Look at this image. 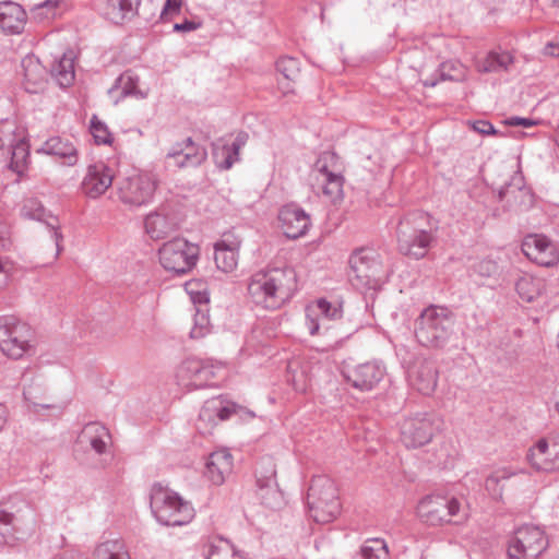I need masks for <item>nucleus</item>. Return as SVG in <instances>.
I'll return each instance as SVG.
<instances>
[{
  "mask_svg": "<svg viewBox=\"0 0 559 559\" xmlns=\"http://www.w3.org/2000/svg\"><path fill=\"white\" fill-rule=\"evenodd\" d=\"M0 521H2L4 524H8L10 522V515L9 514H2L0 518Z\"/></svg>",
  "mask_w": 559,
  "mask_h": 559,
  "instance_id": "62",
  "label": "nucleus"
},
{
  "mask_svg": "<svg viewBox=\"0 0 559 559\" xmlns=\"http://www.w3.org/2000/svg\"><path fill=\"white\" fill-rule=\"evenodd\" d=\"M241 239L235 233L228 231L222 235L214 245V261L216 267L224 273H233L239 264V250Z\"/></svg>",
  "mask_w": 559,
  "mask_h": 559,
  "instance_id": "20",
  "label": "nucleus"
},
{
  "mask_svg": "<svg viewBox=\"0 0 559 559\" xmlns=\"http://www.w3.org/2000/svg\"><path fill=\"white\" fill-rule=\"evenodd\" d=\"M238 406L219 397L212 399L201 408L198 429L202 433H211L218 421L227 420L237 414Z\"/></svg>",
  "mask_w": 559,
  "mask_h": 559,
  "instance_id": "18",
  "label": "nucleus"
},
{
  "mask_svg": "<svg viewBox=\"0 0 559 559\" xmlns=\"http://www.w3.org/2000/svg\"><path fill=\"white\" fill-rule=\"evenodd\" d=\"M210 317L204 310H197L193 318V326L190 335L192 338H201L210 332Z\"/></svg>",
  "mask_w": 559,
  "mask_h": 559,
  "instance_id": "49",
  "label": "nucleus"
},
{
  "mask_svg": "<svg viewBox=\"0 0 559 559\" xmlns=\"http://www.w3.org/2000/svg\"><path fill=\"white\" fill-rule=\"evenodd\" d=\"M205 467V477L213 485L221 486L233 472V455L227 450L215 451L210 454Z\"/></svg>",
  "mask_w": 559,
  "mask_h": 559,
  "instance_id": "24",
  "label": "nucleus"
},
{
  "mask_svg": "<svg viewBox=\"0 0 559 559\" xmlns=\"http://www.w3.org/2000/svg\"><path fill=\"white\" fill-rule=\"evenodd\" d=\"M277 71L283 75V78L287 81L283 85L284 93H289L293 91L290 87V83H295L299 78V68L298 62L294 58H281L276 63Z\"/></svg>",
  "mask_w": 559,
  "mask_h": 559,
  "instance_id": "42",
  "label": "nucleus"
},
{
  "mask_svg": "<svg viewBox=\"0 0 559 559\" xmlns=\"http://www.w3.org/2000/svg\"><path fill=\"white\" fill-rule=\"evenodd\" d=\"M202 23L200 21H185L182 23H176L174 25L175 32H192L201 27Z\"/></svg>",
  "mask_w": 559,
  "mask_h": 559,
  "instance_id": "57",
  "label": "nucleus"
},
{
  "mask_svg": "<svg viewBox=\"0 0 559 559\" xmlns=\"http://www.w3.org/2000/svg\"><path fill=\"white\" fill-rule=\"evenodd\" d=\"M238 406L219 397L212 399L201 408L198 429L202 433H211L218 421L227 420L237 414Z\"/></svg>",
  "mask_w": 559,
  "mask_h": 559,
  "instance_id": "19",
  "label": "nucleus"
},
{
  "mask_svg": "<svg viewBox=\"0 0 559 559\" xmlns=\"http://www.w3.org/2000/svg\"><path fill=\"white\" fill-rule=\"evenodd\" d=\"M288 381L295 392L307 394L311 389V374L307 365L292 362L288 366Z\"/></svg>",
  "mask_w": 559,
  "mask_h": 559,
  "instance_id": "39",
  "label": "nucleus"
},
{
  "mask_svg": "<svg viewBox=\"0 0 559 559\" xmlns=\"http://www.w3.org/2000/svg\"><path fill=\"white\" fill-rule=\"evenodd\" d=\"M57 1L47 0L33 9V16L38 21L51 20L56 15Z\"/></svg>",
  "mask_w": 559,
  "mask_h": 559,
  "instance_id": "52",
  "label": "nucleus"
},
{
  "mask_svg": "<svg viewBox=\"0 0 559 559\" xmlns=\"http://www.w3.org/2000/svg\"><path fill=\"white\" fill-rule=\"evenodd\" d=\"M412 385L424 395H431L438 385V371L431 364H423L411 377Z\"/></svg>",
  "mask_w": 559,
  "mask_h": 559,
  "instance_id": "33",
  "label": "nucleus"
},
{
  "mask_svg": "<svg viewBox=\"0 0 559 559\" xmlns=\"http://www.w3.org/2000/svg\"><path fill=\"white\" fill-rule=\"evenodd\" d=\"M185 290L194 304L209 302V289L204 281L198 278L190 280L185 284Z\"/></svg>",
  "mask_w": 559,
  "mask_h": 559,
  "instance_id": "45",
  "label": "nucleus"
},
{
  "mask_svg": "<svg viewBox=\"0 0 559 559\" xmlns=\"http://www.w3.org/2000/svg\"><path fill=\"white\" fill-rule=\"evenodd\" d=\"M140 3L141 0H108L105 15L115 24H123L138 14Z\"/></svg>",
  "mask_w": 559,
  "mask_h": 559,
  "instance_id": "32",
  "label": "nucleus"
},
{
  "mask_svg": "<svg viewBox=\"0 0 559 559\" xmlns=\"http://www.w3.org/2000/svg\"><path fill=\"white\" fill-rule=\"evenodd\" d=\"M138 80L130 73H123L117 81L116 91L123 95H132L136 92Z\"/></svg>",
  "mask_w": 559,
  "mask_h": 559,
  "instance_id": "53",
  "label": "nucleus"
},
{
  "mask_svg": "<svg viewBox=\"0 0 559 559\" xmlns=\"http://www.w3.org/2000/svg\"><path fill=\"white\" fill-rule=\"evenodd\" d=\"M23 85L29 93L43 92L48 83V73L40 61L27 56L23 59Z\"/></svg>",
  "mask_w": 559,
  "mask_h": 559,
  "instance_id": "27",
  "label": "nucleus"
},
{
  "mask_svg": "<svg viewBox=\"0 0 559 559\" xmlns=\"http://www.w3.org/2000/svg\"><path fill=\"white\" fill-rule=\"evenodd\" d=\"M22 214L26 217L38 218L43 214V207L37 199L29 198L24 201Z\"/></svg>",
  "mask_w": 559,
  "mask_h": 559,
  "instance_id": "54",
  "label": "nucleus"
},
{
  "mask_svg": "<svg viewBox=\"0 0 559 559\" xmlns=\"http://www.w3.org/2000/svg\"><path fill=\"white\" fill-rule=\"evenodd\" d=\"M41 152L62 160L64 165L72 166L78 162V150L70 139L52 136L41 146Z\"/></svg>",
  "mask_w": 559,
  "mask_h": 559,
  "instance_id": "31",
  "label": "nucleus"
},
{
  "mask_svg": "<svg viewBox=\"0 0 559 559\" xmlns=\"http://www.w3.org/2000/svg\"><path fill=\"white\" fill-rule=\"evenodd\" d=\"M176 228V222L164 213H151L145 218V230L152 239H162Z\"/></svg>",
  "mask_w": 559,
  "mask_h": 559,
  "instance_id": "35",
  "label": "nucleus"
},
{
  "mask_svg": "<svg viewBox=\"0 0 559 559\" xmlns=\"http://www.w3.org/2000/svg\"><path fill=\"white\" fill-rule=\"evenodd\" d=\"M545 52L549 56H558L559 55V46L550 43L545 47Z\"/></svg>",
  "mask_w": 559,
  "mask_h": 559,
  "instance_id": "60",
  "label": "nucleus"
},
{
  "mask_svg": "<svg viewBox=\"0 0 559 559\" xmlns=\"http://www.w3.org/2000/svg\"><path fill=\"white\" fill-rule=\"evenodd\" d=\"M151 510L163 525L183 526L195 516L192 503L175 490L156 484L151 490Z\"/></svg>",
  "mask_w": 559,
  "mask_h": 559,
  "instance_id": "2",
  "label": "nucleus"
},
{
  "mask_svg": "<svg viewBox=\"0 0 559 559\" xmlns=\"http://www.w3.org/2000/svg\"><path fill=\"white\" fill-rule=\"evenodd\" d=\"M4 267H3V264L2 262L0 261V273L3 272Z\"/></svg>",
  "mask_w": 559,
  "mask_h": 559,
  "instance_id": "64",
  "label": "nucleus"
},
{
  "mask_svg": "<svg viewBox=\"0 0 559 559\" xmlns=\"http://www.w3.org/2000/svg\"><path fill=\"white\" fill-rule=\"evenodd\" d=\"M452 324V318L444 309L430 307L418 320L416 336L425 346H439L449 337Z\"/></svg>",
  "mask_w": 559,
  "mask_h": 559,
  "instance_id": "9",
  "label": "nucleus"
},
{
  "mask_svg": "<svg viewBox=\"0 0 559 559\" xmlns=\"http://www.w3.org/2000/svg\"><path fill=\"white\" fill-rule=\"evenodd\" d=\"M27 21L25 10L16 2H0V32L15 35L23 32Z\"/></svg>",
  "mask_w": 559,
  "mask_h": 559,
  "instance_id": "25",
  "label": "nucleus"
},
{
  "mask_svg": "<svg viewBox=\"0 0 559 559\" xmlns=\"http://www.w3.org/2000/svg\"><path fill=\"white\" fill-rule=\"evenodd\" d=\"M109 439L108 430L97 423L86 425L80 435V442L91 445L97 453L105 451Z\"/></svg>",
  "mask_w": 559,
  "mask_h": 559,
  "instance_id": "36",
  "label": "nucleus"
},
{
  "mask_svg": "<svg viewBox=\"0 0 559 559\" xmlns=\"http://www.w3.org/2000/svg\"><path fill=\"white\" fill-rule=\"evenodd\" d=\"M342 373L344 379L359 391L372 390L383 377V370L373 361L346 364Z\"/></svg>",
  "mask_w": 559,
  "mask_h": 559,
  "instance_id": "16",
  "label": "nucleus"
},
{
  "mask_svg": "<svg viewBox=\"0 0 559 559\" xmlns=\"http://www.w3.org/2000/svg\"><path fill=\"white\" fill-rule=\"evenodd\" d=\"M278 227L287 238H299L310 226V217L300 207L288 204L283 206L277 216Z\"/></svg>",
  "mask_w": 559,
  "mask_h": 559,
  "instance_id": "22",
  "label": "nucleus"
},
{
  "mask_svg": "<svg viewBox=\"0 0 559 559\" xmlns=\"http://www.w3.org/2000/svg\"><path fill=\"white\" fill-rule=\"evenodd\" d=\"M515 292L522 302H537L546 296L547 282L532 274H523L515 282Z\"/></svg>",
  "mask_w": 559,
  "mask_h": 559,
  "instance_id": "28",
  "label": "nucleus"
},
{
  "mask_svg": "<svg viewBox=\"0 0 559 559\" xmlns=\"http://www.w3.org/2000/svg\"><path fill=\"white\" fill-rule=\"evenodd\" d=\"M524 255L542 267H555L559 264V249L547 236L530 234L522 241Z\"/></svg>",
  "mask_w": 559,
  "mask_h": 559,
  "instance_id": "14",
  "label": "nucleus"
},
{
  "mask_svg": "<svg viewBox=\"0 0 559 559\" xmlns=\"http://www.w3.org/2000/svg\"><path fill=\"white\" fill-rule=\"evenodd\" d=\"M94 559H130V557L121 542L107 540L97 546Z\"/></svg>",
  "mask_w": 559,
  "mask_h": 559,
  "instance_id": "41",
  "label": "nucleus"
},
{
  "mask_svg": "<svg viewBox=\"0 0 559 559\" xmlns=\"http://www.w3.org/2000/svg\"><path fill=\"white\" fill-rule=\"evenodd\" d=\"M182 0H166V3L160 13V19L164 22L170 21L175 15L180 13Z\"/></svg>",
  "mask_w": 559,
  "mask_h": 559,
  "instance_id": "55",
  "label": "nucleus"
},
{
  "mask_svg": "<svg viewBox=\"0 0 559 559\" xmlns=\"http://www.w3.org/2000/svg\"><path fill=\"white\" fill-rule=\"evenodd\" d=\"M115 170L103 162L90 165L82 181L83 193L91 199H98L112 186Z\"/></svg>",
  "mask_w": 559,
  "mask_h": 559,
  "instance_id": "21",
  "label": "nucleus"
},
{
  "mask_svg": "<svg viewBox=\"0 0 559 559\" xmlns=\"http://www.w3.org/2000/svg\"><path fill=\"white\" fill-rule=\"evenodd\" d=\"M432 241V235L420 228L417 222H405L401 225L399 233L400 251L414 259L424 258Z\"/></svg>",
  "mask_w": 559,
  "mask_h": 559,
  "instance_id": "15",
  "label": "nucleus"
},
{
  "mask_svg": "<svg viewBox=\"0 0 559 559\" xmlns=\"http://www.w3.org/2000/svg\"><path fill=\"white\" fill-rule=\"evenodd\" d=\"M547 547L544 531L534 525L519 527L508 545L510 559H536Z\"/></svg>",
  "mask_w": 559,
  "mask_h": 559,
  "instance_id": "11",
  "label": "nucleus"
},
{
  "mask_svg": "<svg viewBox=\"0 0 559 559\" xmlns=\"http://www.w3.org/2000/svg\"><path fill=\"white\" fill-rule=\"evenodd\" d=\"M207 559H243V556L231 542L217 536L209 540Z\"/></svg>",
  "mask_w": 559,
  "mask_h": 559,
  "instance_id": "37",
  "label": "nucleus"
},
{
  "mask_svg": "<svg viewBox=\"0 0 559 559\" xmlns=\"http://www.w3.org/2000/svg\"><path fill=\"white\" fill-rule=\"evenodd\" d=\"M472 128L476 132L481 133V134H493V133H496V130H495L493 126L490 122L485 121V120H479V121L473 122L472 123Z\"/></svg>",
  "mask_w": 559,
  "mask_h": 559,
  "instance_id": "56",
  "label": "nucleus"
},
{
  "mask_svg": "<svg viewBox=\"0 0 559 559\" xmlns=\"http://www.w3.org/2000/svg\"><path fill=\"white\" fill-rule=\"evenodd\" d=\"M0 352L13 360L34 355L36 336L32 328L14 318H0Z\"/></svg>",
  "mask_w": 559,
  "mask_h": 559,
  "instance_id": "3",
  "label": "nucleus"
},
{
  "mask_svg": "<svg viewBox=\"0 0 559 559\" xmlns=\"http://www.w3.org/2000/svg\"><path fill=\"white\" fill-rule=\"evenodd\" d=\"M296 288L297 274L293 267L267 266L251 277L248 294L257 306L275 310L292 297Z\"/></svg>",
  "mask_w": 559,
  "mask_h": 559,
  "instance_id": "1",
  "label": "nucleus"
},
{
  "mask_svg": "<svg viewBox=\"0 0 559 559\" xmlns=\"http://www.w3.org/2000/svg\"><path fill=\"white\" fill-rule=\"evenodd\" d=\"M199 254V247L182 237L165 241L157 250L159 265L176 275L190 272L197 265Z\"/></svg>",
  "mask_w": 559,
  "mask_h": 559,
  "instance_id": "6",
  "label": "nucleus"
},
{
  "mask_svg": "<svg viewBox=\"0 0 559 559\" xmlns=\"http://www.w3.org/2000/svg\"><path fill=\"white\" fill-rule=\"evenodd\" d=\"M168 157L173 158L179 167L194 166L205 158V152L195 145L190 138H187L171 148Z\"/></svg>",
  "mask_w": 559,
  "mask_h": 559,
  "instance_id": "30",
  "label": "nucleus"
},
{
  "mask_svg": "<svg viewBox=\"0 0 559 559\" xmlns=\"http://www.w3.org/2000/svg\"><path fill=\"white\" fill-rule=\"evenodd\" d=\"M512 62V57L509 52H495L490 51L486 55L478 56L475 60V67L479 72H495L500 69H506Z\"/></svg>",
  "mask_w": 559,
  "mask_h": 559,
  "instance_id": "38",
  "label": "nucleus"
},
{
  "mask_svg": "<svg viewBox=\"0 0 559 559\" xmlns=\"http://www.w3.org/2000/svg\"><path fill=\"white\" fill-rule=\"evenodd\" d=\"M239 146L233 142L230 145L224 144L215 146L214 157L219 167L228 169L237 159Z\"/></svg>",
  "mask_w": 559,
  "mask_h": 559,
  "instance_id": "44",
  "label": "nucleus"
},
{
  "mask_svg": "<svg viewBox=\"0 0 559 559\" xmlns=\"http://www.w3.org/2000/svg\"><path fill=\"white\" fill-rule=\"evenodd\" d=\"M5 420H7V417H5V408L3 405L0 404V430L2 429V427L4 426L5 424Z\"/></svg>",
  "mask_w": 559,
  "mask_h": 559,
  "instance_id": "61",
  "label": "nucleus"
},
{
  "mask_svg": "<svg viewBox=\"0 0 559 559\" xmlns=\"http://www.w3.org/2000/svg\"><path fill=\"white\" fill-rule=\"evenodd\" d=\"M342 317V307L338 302L331 304L325 299H319L310 304L306 309V324L309 333L314 335L325 320H335Z\"/></svg>",
  "mask_w": 559,
  "mask_h": 559,
  "instance_id": "23",
  "label": "nucleus"
},
{
  "mask_svg": "<svg viewBox=\"0 0 559 559\" xmlns=\"http://www.w3.org/2000/svg\"><path fill=\"white\" fill-rule=\"evenodd\" d=\"M116 188L118 198L123 204L141 206L152 200L157 183L152 175L133 171L122 177Z\"/></svg>",
  "mask_w": 559,
  "mask_h": 559,
  "instance_id": "10",
  "label": "nucleus"
},
{
  "mask_svg": "<svg viewBox=\"0 0 559 559\" xmlns=\"http://www.w3.org/2000/svg\"><path fill=\"white\" fill-rule=\"evenodd\" d=\"M444 513L447 519L445 524L457 523V521H454L455 518H461L462 521H465L467 519V515L465 513H462L461 501L454 497H444Z\"/></svg>",
  "mask_w": 559,
  "mask_h": 559,
  "instance_id": "50",
  "label": "nucleus"
},
{
  "mask_svg": "<svg viewBox=\"0 0 559 559\" xmlns=\"http://www.w3.org/2000/svg\"><path fill=\"white\" fill-rule=\"evenodd\" d=\"M419 519L430 525L445 524L444 497L439 495L427 496L417 506Z\"/></svg>",
  "mask_w": 559,
  "mask_h": 559,
  "instance_id": "29",
  "label": "nucleus"
},
{
  "mask_svg": "<svg viewBox=\"0 0 559 559\" xmlns=\"http://www.w3.org/2000/svg\"><path fill=\"white\" fill-rule=\"evenodd\" d=\"M516 475L511 467H499L493 469L485 480L486 492L497 501H501L504 496L507 481Z\"/></svg>",
  "mask_w": 559,
  "mask_h": 559,
  "instance_id": "34",
  "label": "nucleus"
},
{
  "mask_svg": "<svg viewBox=\"0 0 559 559\" xmlns=\"http://www.w3.org/2000/svg\"><path fill=\"white\" fill-rule=\"evenodd\" d=\"M349 267L358 284L376 287L384 277V267L380 255L373 250L360 249L349 258Z\"/></svg>",
  "mask_w": 559,
  "mask_h": 559,
  "instance_id": "12",
  "label": "nucleus"
},
{
  "mask_svg": "<svg viewBox=\"0 0 559 559\" xmlns=\"http://www.w3.org/2000/svg\"><path fill=\"white\" fill-rule=\"evenodd\" d=\"M527 462L537 472L559 471V432L538 439L527 452Z\"/></svg>",
  "mask_w": 559,
  "mask_h": 559,
  "instance_id": "13",
  "label": "nucleus"
},
{
  "mask_svg": "<svg viewBox=\"0 0 559 559\" xmlns=\"http://www.w3.org/2000/svg\"><path fill=\"white\" fill-rule=\"evenodd\" d=\"M91 134L93 135L96 144L110 145L114 136L108 127L98 118L93 117L90 126Z\"/></svg>",
  "mask_w": 559,
  "mask_h": 559,
  "instance_id": "48",
  "label": "nucleus"
},
{
  "mask_svg": "<svg viewBox=\"0 0 559 559\" xmlns=\"http://www.w3.org/2000/svg\"><path fill=\"white\" fill-rule=\"evenodd\" d=\"M238 406L219 397L212 399L201 408L198 429L202 433H211L218 421L227 420L237 414Z\"/></svg>",
  "mask_w": 559,
  "mask_h": 559,
  "instance_id": "17",
  "label": "nucleus"
},
{
  "mask_svg": "<svg viewBox=\"0 0 559 559\" xmlns=\"http://www.w3.org/2000/svg\"><path fill=\"white\" fill-rule=\"evenodd\" d=\"M504 122L508 126H520V127H524V128H531V127L537 124V122L532 119L520 118V117H511V118L507 119Z\"/></svg>",
  "mask_w": 559,
  "mask_h": 559,
  "instance_id": "58",
  "label": "nucleus"
},
{
  "mask_svg": "<svg viewBox=\"0 0 559 559\" xmlns=\"http://www.w3.org/2000/svg\"><path fill=\"white\" fill-rule=\"evenodd\" d=\"M364 559H389V551L384 540L374 538L365 543L361 548Z\"/></svg>",
  "mask_w": 559,
  "mask_h": 559,
  "instance_id": "46",
  "label": "nucleus"
},
{
  "mask_svg": "<svg viewBox=\"0 0 559 559\" xmlns=\"http://www.w3.org/2000/svg\"><path fill=\"white\" fill-rule=\"evenodd\" d=\"M60 236L53 231L49 242L51 249V262L56 261L60 254Z\"/></svg>",
  "mask_w": 559,
  "mask_h": 559,
  "instance_id": "59",
  "label": "nucleus"
},
{
  "mask_svg": "<svg viewBox=\"0 0 559 559\" xmlns=\"http://www.w3.org/2000/svg\"><path fill=\"white\" fill-rule=\"evenodd\" d=\"M276 475V466L271 461L261 464L257 471L260 496L266 504H272V501L278 500L282 496Z\"/></svg>",
  "mask_w": 559,
  "mask_h": 559,
  "instance_id": "26",
  "label": "nucleus"
},
{
  "mask_svg": "<svg viewBox=\"0 0 559 559\" xmlns=\"http://www.w3.org/2000/svg\"><path fill=\"white\" fill-rule=\"evenodd\" d=\"M308 181L316 193H322L331 202L343 195V178L338 173V159L332 152H323L313 165Z\"/></svg>",
  "mask_w": 559,
  "mask_h": 559,
  "instance_id": "5",
  "label": "nucleus"
},
{
  "mask_svg": "<svg viewBox=\"0 0 559 559\" xmlns=\"http://www.w3.org/2000/svg\"><path fill=\"white\" fill-rule=\"evenodd\" d=\"M400 440L407 449H419L429 444L439 431V419L428 413H416L404 417L400 425Z\"/></svg>",
  "mask_w": 559,
  "mask_h": 559,
  "instance_id": "8",
  "label": "nucleus"
},
{
  "mask_svg": "<svg viewBox=\"0 0 559 559\" xmlns=\"http://www.w3.org/2000/svg\"><path fill=\"white\" fill-rule=\"evenodd\" d=\"M0 151L10 155V168L22 175L28 165L29 144L24 127L13 121L0 122Z\"/></svg>",
  "mask_w": 559,
  "mask_h": 559,
  "instance_id": "7",
  "label": "nucleus"
},
{
  "mask_svg": "<svg viewBox=\"0 0 559 559\" xmlns=\"http://www.w3.org/2000/svg\"><path fill=\"white\" fill-rule=\"evenodd\" d=\"M442 76L452 81H462L466 78L467 70L459 61H448L441 67Z\"/></svg>",
  "mask_w": 559,
  "mask_h": 559,
  "instance_id": "51",
  "label": "nucleus"
},
{
  "mask_svg": "<svg viewBox=\"0 0 559 559\" xmlns=\"http://www.w3.org/2000/svg\"><path fill=\"white\" fill-rule=\"evenodd\" d=\"M52 78L62 86H69L74 81V63L71 56L64 55L52 68Z\"/></svg>",
  "mask_w": 559,
  "mask_h": 559,
  "instance_id": "40",
  "label": "nucleus"
},
{
  "mask_svg": "<svg viewBox=\"0 0 559 559\" xmlns=\"http://www.w3.org/2000/svg\"><path fill=\"white\" fill-rule=\"evenodd\" d=\"M202 360L197 358L186 359L178 369V377L182 381H188L190 384L195 386L198 380V373L201 369Z\"/></svg>",
  "mask_w": 559,
  "mask_h": 559,
  "instance_id": "47",
  "label": "nucleus"
},
{
  "mask_svg": "<svg viewBox=\"0 0 559 559\" xmlns=\"http://www.w3.org/2000/svg\"><path fill=\"white\" fill-rule=\"evenodd\" d=\"M224 369L222 367H217L211 362L202 360L201 369L200 372L198 373L195 388L215 385L217 380L219 379V373H222Z\"/></svg>",
  "mask_w": 559,
  "mask_h": 559,
  "instance_id": "43",
  "label": "nucleus"
},
{
  "mask_svg": "<svg viewBox=\"0 0 559 559\" xmlns=\"http://www.w3.org/2000/svg\"><path fill=\"white\" fill-rule=\"evenodd\" d=\"M555 409H556V412L559 414V401L556 403V405H555Z\"/></svg>",
  "mask_w": 559,
  "mask_h": 559,
  "instance_id": "63",
  "label": "nucleus"
},
{
  "mask_svg": "<svg viewBox=\"0 0 559 559\" xmlns=\"http://www.w3.org/2000/svg\"><path fill=\"white\" fill-rule=\"evenodd\" d=\"M311 518L318 523H330L341 513V501L335 483L323 476L312 479L308 490Z\"/></svg>",
  "mask_w": 559,
  "mask_h": 559,
  "instance_id": "4",
  "label": "nucleus"
}]
</instances>
